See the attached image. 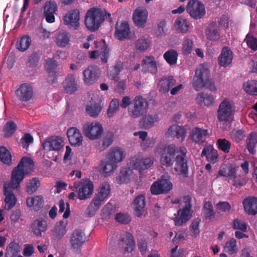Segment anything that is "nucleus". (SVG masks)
<instances>
[{
  "mask_svg": "<svg viewBox=\"0 0 257 257\" xmlns=\"http://www.w3.org/2000/svg\"><path fill=\"white\" fill-rule=\"evenodd\" d=\"M155 152L160 156V162L162 165L170 167L175 161L174 170L176 173L184 178L188 176L187 150L184 147H177L174 144L168 146L160 144L156 148Z\"/></svg>",
  "mask_w": 257,
  "mask_h": 257,
  "instance_id": "nucleus-1",
  "label": "nucleus"
},
{
  "mask_svg": "<svg viewBox=\"0 0 257 257\" xmlns=\"http://www.w3.org/2000/svg\"><path fill=\"white\" fill-rule=\"evenodd\" d=\"M105 19L112 22L110 14L105 10L93 7L87 11L85 17V24L91 32L97 30Z\"/></svg>",
  "mask_w": 257,
  "mask_h": 257,
  "instance_id": "nucleus-2",
  "label": "nucleus"
},
{
  "mask_svg": "<svg viewBox=\"0 0 257 257\" xmlns=\"http://www.w3.org/2000/svg\"><path fill=\"white\" fill-rule=\"evenodd\" d=\"M34 168V163L31 158L24 157L22 158L12 173V184L14 187H19L24 179L25 174L30 173Z\"/></svg>",
  "mask_w": 257,
  "mask_h": 257,
  "instance_id": "nucleus-3",
  "label": "nucleus"
},
{
  "mask_svg": "<svg viewBox=\"0 0 257 257\" xmlns=\"http://www.w3.org/2000/svg\"><path fill=\"white\" fill-rule=\"evenodd\" d=\"M184 206L177 211L178 216L173 218L176 226H181L185 224L192 217L191 198L187 195L183 197Z\"/></svg>",
  "mask_w": 257,
  "mask_h": 257,
  "instance_id": "nucleus-4",
  "label": "nucleus"
},
{
  "mask_svg": "<svg viewBox=\"0 0 257 257\" xmlns=\"http://www.w3.org/2000/svg\"><path fill=\"white\" fill-rule=\"evenodd\" d=\"M235 107L232 101L228 99H224L219 104L217 117L220 121L230 122L233 120Z\"/></svg>",
  "mask_w": 257,
  "mask_h": 257,
  "instance_id": "nucleus-5",
  "label": "nucleus"
},
{
  "mask_svg": "<svg viewBox=\"0 0 257 257\" xmlns=\"http://www.w3.org/2000/svg\"><path fill=\"white\" fill-rule=\"evenodd\" d=\"M133 106L128 109L131 117L138 118L145 114L148 109V102L142 96H136L132 101Z\"/></svg>",
  "mask_w": 257,
  "mask_h": 257,
  "instance_id": "nucleus-6",
  "label": "nucleus"
},
{
  "mask_svg": "<svg viewBox=\"0 0 257 257\" xmlns=\"http://www.w3.org/2000/svg\"><path fill=\"white\" fill-rule=\"evenodd\" d=\"M173 188L170 178L168 175H163L161 179L153 183L150 191L153 195H159L168 193Z\"/></svg>",
  "mask_w": 257,
  "mask_h": 257,
  "instance_id": "nucleus-7",
  "label": "nucleus"
},
{
  "mask_svg": "<svg viewBox=\"0 0 257 257\" xmlns=\"http://www.w3.org/2000/svg\"><path fill=\"white\" fill-rule=\"evenodd\" d=\"M84 135L91 140L100 139L103 133L102 125L99 122H88L83 126Z\"/></svg>",
  "mask_w": 257,
  "mask_h": 257,
  "instance_id": "nucleus-8",
  "label": "nucleus"
},
{
  "mask_svg": "<svg viewBox=\"0 0 257 257\" xmlns=\"http://www.w3.org/2000/svg\"><path fill=\"white\" fill-rule=\"evenodd\" d=\"M86 240L85 234L83 230L77 229L73 230L69 237V244L71 249L75 252L80 250Z\"/></svg>",
  "mask_w": 257,
  "mask_h": 257,
  "instance_id": "nucleus-9",
  "label": "nucleus"
},
{
  "mask_svg": "<svg viewBox=\"0 0 257 257\" xmlns=\"http://www.w3.org/2000/svg\"><path fill=\"white\" fill-rule=\"evenodd\" d=\"M186 11L193 19L202 18L205 14L204 5L197 0H190L186 7Z\"/></svg>",
  "mask_w": 257,
  "mask_h": 257,
  "instance_id": "nucleus-10",
  "label": "nucleus"
},
{
  "mask_svg": "<svg viewBox=\"0 0 257 257\" xmlns=\"http://www.w3.org/2000/svg\"><path fill=\"white\" fill-rule=\"evenodd\" d=\"M101 73L100 69L96 65H90L83 71V80L87 85L95 83L99 79Z\"/></svg>",
  "mask_w": 257,
  "mask_h": 257,
  "instance_id": "nucleus-11",
  "label": "nucleus"
},
{
  "mask_svg": "<svg viewBox=\"0 0 257 257\" xmlns=\"http://www.w3.org/2000/svg\"><path fill=\"white\" fill-rule=\"evenodd\" d=\"M76 188H78L77 192V197L80 200H85L91 197L93 191V183L88 179H82L81 184L76 186L74 184Z\"/></svg>",
  "mask_w": 257,
  "mask_h": 257,
  "instance_id": "nucleus-12",
  "label": "nucleus"
},
{
  "mask_svg": "<svg viewBox=\"0 0 257 257\" xmlns=\"http://www.w3.org/2000/svg\"><path fill=\"white\" fill-rule=\"evenodd\" d=\"M12 180L11 182H5L4 184V195L6 196L5 199V208L7 210H10L16 205L17 199L13 193V189L17 188L18 187H14L12 184Z\"/></svg>",
  "mask_w": 257,
  "mask_h": 257,
  "instance_id": "nucleus-13",
  "label": "nucleus"
},
{
  "mask_svg": "<svg viewBox=\"0 0 257 257\" xmlns=\"http://www.w3.org/2000/svg\"><path fill=\"white\" fill-rule=\"evenodd\" d=\"M64 24L69 29L77 30L79 28L80 12L74 9L68 12L63 17Z\"/></svg>",
  "mask_w": 257,
  "mask_h": 257,
  "instance_id": "nucleus-14",
  "label": "nucleus"
},
{
  "mask_svg": "<svg viewBox=\"0 0 257 257\" xmlns=\"http://www.w3.org/2000/svg\"><path fill=\"white\" fill-rule=\"evenodd\" d=\"M210 134L209 130L196 126L192 128L189 137L192 142L195 144H201L205 141L206 138Z\"/></svg>",
  "mask_w": 257,
  "mask_h": 257,
  "instance_id": "nucleus-15",
  "label": "nucleus"
},
{
  "mask_svg": "<svg viewBox=\"0 0 257 257\" xmlns=\"http://www.w3.org/2000/svg\"><path fill=\"white\" fill-rule=\"evenodd\" d=\"M64 145L63 139L58 136L49 138L42 143L43 149L48 151H59Z\"/></svg>",
  "mask_w": 257,
  "mask_h": 257,
  "instance_id": "nucleus-16",
  "label": "nucleus"
},
{
  "mask_svg": "<svg viewBox=\"0 0 257 257\" xmlns=\"http://www.w3.org/2000/svg\"><path fill=\"white\" fill-rule=\"evenodd\" d=\"M16 94L20 101H29L33 96V88L32 85L29 83H23L17 89Z\"/></svg>",
  "mask_w": 257,
  "mask_h": 257,
  "instance_id": "nucleus-17",
  "label": "nucleus"
},
{
  "mask_svg": "<svg viewBox=\"0 0 257 257\" xmlns=\"http://www.w3.org/2000/svg\"><path fill=\"white\" fill-rule=\"evenodd\" d=\"M118 244L124 252H131L135 244L133 235L129 232H125L121 236Z\"/></svg>",
  "mask_w": 257,
  "mask_h": 257,
  "instance_id": "nucleus-18",
  "label": "nucleus"
},
{
  "mask_svg": "<svg viewBox=\"0 0 257 257\" xmlns=\"http://www.w3.org/2000/svg\"><path fill=\"white\" fill-rule=\"evenodd\" d=\"M186 134V130L184 126L177 124L171 125L166 133L168 136L175 137L181 142L185 140Z\"/></svg>",
  "mask_w": 257,
  "mask_h": 257,
  "instance_id": "nucleus-19",
  "label": "nucleus"
},
{
  "mask_svg": "<svg viewBox=\"0 0 257 257\" xmlns=\"http://www.w3.org/2000/svg\"><path fill=\"white\" fill-rule=\"evenodd\" d=\"M146 200L144 195L140 194L135 197L132 203L135 216L141 217L143 215Z\"/></svg>",
  "mask_w": 257,
  "mask_h": 257,
  "instance_id": "nucleus-20",
  "label": "nucleus"
},
{
  "mask_svg": "<svg viewBox=\"0 0 257 257\" xmlns=\"http://www.w3.org/2000/svg\"><path fill=\"white\" fill-rule=\"evenodd\" d=\"M57 67V63L54 59L47 58L45 60V68L49 75L48 81L51 84L55 83L57 81V72L56 71Z\"/></svg>",
  "mask_w": 257,
  "mask_h": 257,
  "instance_id": "nucleus-21",
  "label": "nucleus"
},
{
  "mask_svg": "<svg viewBox=\"0 0 257 257\" xmlns=\"http://www.w3.org/2000/svg\"><path fill=\"white\" fill-rule=\"evenodd\" d=\"M148 15V11L146 9H136L133 14V21L136 26L138 27H144L147 23Z\"/></svg>",
  "mask_w": 257,
  "mask_h": 257,
  "instance_id": "nucleus-22",
  "label": "nucleus"
},
{
  "mask_svg": "<svg viewBox=\"0 0 257 257\" xmlns=\"http://www.w3.org/2000/svg\"><path fill=\"white\" fill-rule=\"evenodd\" d=\"M67 223L63 220L57 222L52 230V238L57 241L61 240L67 232Z\"/></svg>",
  "mask_w": 257,
  "mask_h": 257,
  "instance_id": "nucleus-23",
  "label": "nucleus"
},
{
  "mask_svg": "<svg viewBox=\"0 0 257 257\" xmlns=\"http://www.w3.org/2000/svg\"><path fill=\"white\" fill-rule=\"evenodd\" d=\"M205 35L210 41H218L220 38L219 24L216 22L210 23L205 31Z\"/></svg>",
  "mask_w": 257,
  "mask_h": 257,
  "instance_id": "nucleus-24",
  "label": "nucleus"
},
{
  "mask_svg": "<svg viewBox=\"0 0 257 257\" xmlns=\"http://www.w3.org/2000/svg\"><path fill=\"white\" fill-rule=\"evenodd\" d=\"M70 144L72 146H80L82 145L83 137L79 130L76 127H71L67 132Z\"/></svg>",
  "mask_w": 257,
  "mask_h": 257,
  "instance_id": "nucleus-25",
  "label": "nucleus"
},
{
  "mask_svg": "<svg viewBox=\"0 0 257 257\" xmlns=\"http://www.w3.org/2000/svg\"><path fill=\"white\" fill-rule=\"evenodd\" d=\"M130 29L127 22H122L120 25H116L115 36L119 40L130 39Z\"/></svg>",
  "mask_w": 257,
  "mask_h": 257,
  "instance_id": "nucleus-26",
  "label": "nucleus"
},
{
  "mask_svg": "<svg viewBox=\"0 0 257 257\" xmlns=\"http://www.w3.org/2000/svg\"><path fill=\"white\" fill-rule=\"evenodd\" d=\"M232 58V53L230 49L228 47H224L222 49L218 57V64L221 66L226 67L231 63Z\"/></svg>",
  "mask_w": 257,
  "mask_h": 257,
  "instance_id": "nucleus-27",
  "label": "nucleus"
},
{
  "mask_svg": "<svg viewBox=\"0 0 257 257\" xmlns=\"http://www.w3.org/2000/svg\"><path fill=\"white\" fill-rule=\"evenodd\" d=\"M62 85L65 92L67 93L72 94L78 90L77 84L73 74L67 76L62 83Z\"/></svg>",
  "mask_w": 257,
  "mask_h": 257,
  "instance_id": "nucleus-28",
  "label": "nucleus"
},
{
  "mask_svg": "<svg viewBox=\"0 0 257 257\" xmlns=\"http://www.w3.org/2000/svg\"><path fill=\"white\" fill-rule=\"evenodd\" d=\"M245 211L249 215H254L257 213V198H246L243 201Z\"/></svg>",
  "mask_w": 257,
  "mask_h": 257,
  "instance_id": "nucleus-29",
  "label": "nucleus"
},
{
  "mask_svg": "<svg viewBox=\"0 0 257 257\" xmlns=\"http://www.w3.org/2000/svg\"><path fill=\"white\" fill-rule=\"evenodd\" d=\"M201 156H205L207 160L212 164L216 163L219 160L217 151L211 145L207 146L204 148Z\"/></svg>",
  "mask_w": 257,
  "mask_h": 257,
  "instance_id": "nucleus-30",
  "label": "nucleus"
},
{
  "mask_svg": "<svg viewBox=\"0 0 257 257\" xmlns=\"http://www.w3.org/2000/svg\"><path fill=\"white\" fill-rule=\"evenodd\" d=\"M110 187L107 182L101 183L97 189V193L95 194L94 198L102 203L107 198L110 194Z\"/></svg>",
  "mask_w": 257,
  "mask_h": 257,
  "instance_id": "nucleus-31",
  "label": "nucleus"
},
{
  "mask_svg": "<svg viewBox=\"0 0 257 257\" xmlns=\"http://www.w3.org/2000/svg\"><path fill=\"white\" fill-rule=\"evenodd\" d=\"M104 46L101 48V50L99 52L98 50L92 51L90 53V57L91 59H97L100 57L101 62L104 64L107 62L109 57L110 50L107 46L105 45L104 41H102Z\"/></svg>",
  "mask_w": 257,
  "mask_h": 257,
  "instance_id": "nucleus-32",
  "label": "nucleus"
},
{
  "mask_svg": "<svg viewBox=\"0 0 257 257\" xmlns=\"http://www.w3.org/2000/svg\"><path fill=\"white\" fill-rule=\"evenodd\" d=\"M124 157L125 154L122 149L116 147L110 149L108 159L116 165L118 163L121 162Z\"/></svg>",
  "mask_w": 257,
  "mask_h": 257,
  "instance_id": "nucleus-33",
  "label": "nucleus"
},
{
  "mask_svg": "<svg viewBox=\"0 0 257 257\" xmlns=\"http://www.w3.org/2000/svg\"><path fill=\"white\" fill-rule=\"evenodd\" d=\"M33 232L37 236L41 237L42 232L47 229V223L46 220L42 218L36 219L32 224Z\"/></svg>",
  "mask_w": 257,
  "mask_h": 257,
  "instance_id": "nucleus-34",
  "label": "nucleus"
},
{
  "mask_svg": "<svg viewBox=\"0 0 257 257\" xmlns=\"http://www.w3.org/2000/svg\"><path fill=\"white\" fill-rule=\"evenodd\" d=\"M134 178L133 172L130 168H122L116 177L118 183H127Z\"/></svg>",
  "mask_w": 257,
  "mask_h": 257,
  "instance_id": "nucleus-35",
  "label": "nucleus"
},
{
  "mask_svg": "<svg viewBox=\"0 0 257 257\" xmlns=\"http://www.w3.org/2000/svg\"><path fill=\"white\" fill-rule=\"evenodd\" d=\"M175 84L176 80L173 76L164 77L159 82V91L163 93L167 92Z\"/></svg>",
  "mask_w": 257,
  "mask_h": 257,
  "instance_id": "nucleus-36",
  "label": "nucleus"
},
{
  "mask_svg": "<svg viewBox=\"0 0 257 257\" xmlns=\"http://www.w3.org/2000/svg\"><path fill=\"white\" fill-rule=\"evenodd\" d=\"M100 166L102 173L104 176L110 175L117 167V165L109 159L102 161Z\"/></svg>",
  "mask_w": 257,
  "mask_h": 257,
  "instance_id": "nucleus-37",
  "label": "nucleus"
},
{
  "mask_svg": "<svg viewBox=\"0 0 257 257\" xmlns=\"http://www.w3.org/2000/svg\"><path fill=\"white\" fill-rule=\"evenodd\" d=\"M142 66L143 68H148L152 74H156L157 72L156 62L153 56L145 57L142 61Z\"/></svg>",
  "mask_w": 257,
  "mask_h": 257,
  "instance_id": "nucleus-38",
  "label": "nucleus"
},
{
  "mask_svg": "<svg viewBox=\"0 0 257 257\" xmlns=\"http://www.w3.org/2000/svg\"><path fill=\"white\" fill-rule=\"evenodd\" d=\"M43 197L41 195H37L34 197H28L26 199V204L28 207H33L35 210H38L43 205Z\"/></svg>",
  "mask_w": 257,
  "mask_h": 257,
  "instance_id": "nucleus-39",
  "label": "nucleus"
},
{
  "mask_svg": "<svg viewBox=\"0 0 257 257\" xmlns=\"http://www.w3.org/2000/svg\"><path fill=\"white\" fill-rule=\"evenodd\" d=\"M174 27L177 31L186 33L189 30L190 24L187 19L180 17L175 20Z\"/></svg>",
  "mask_w": 257,
  "mask_h": 257,
  "instance_id": "nucleus-40",
  "label": "nucleus"
},
{
  "mask_svg": "<svg viewBox=\"0 0 257 257\" xmlns=\"http://www.w3.org/2000/svg\"><path fill=\"white\" fill-rule=\"evenodd\" d=\"M102 203L94 197L85 210V214L87 217L93 216L99 209Z\"/></svg>",
  "mask_w": 257,
  "mask_h": 257,
  "instance_id": "nucleus-41",
  "label": "nucleus"
},
{
  "mask_svg": "<svg viewBox=\"0 0 257 257\" xmlns=\"http://www.w3.org/2000/svg\"><path fill=\"white\" fill-rule=\"evenodd\" d=\"M70 35L69 33L64 32H60L56 35V43L61 47L67 46L70 41Z\"/></svg>",
  "mask_w": 257,
  "mask_h": 257,
  "instance_id": "nucleus-42",
  "label": "nucleus"
},
{
  "mask_svg": "<svg viewBox=\"0 0 257 257\" xmlns=\"http://www.w3.org/2000/svg\"><path fill=\"white\" fill-rule=\"evenodd\" d=\"M115 208L110 203H107L101 209V216L103 219L111 218L115 212Z\"/></svg>",
  "mask_w": 257,
  "mask_h": 257,
  "instance_id": "nucleus-43",
  "label": "nucleus"
},
{
  "mask_svg": "<svg viewBox=\"0 0 257 257\" xmlns=\"http://www.w3.org/2000/svg\"><path fill=\"white\" fill-rule=\"evenodd\" d=\"M151 42L150 39L142 36L135 42L136 48L140 51H145L150 47Z\"/></svg>",
  "mask_w": 257,
  "mask_h": 257,
  "instance_id": "nucleus-44",
  "label": "nucleus"
},
{
  "mask_svg": "<svg viewBox=\"0 0 257 257\" xmlns=\"http://www.w3.org/2000/svg\"><path fill=\"white\" fill-rule=\"evenodd\" d=\"M237 168L229 165L225 168H223L218 171L219 176L228 177L229 182L230 179L236 174Z\"/></svg>",
  "mask_w": 257,
  "mask_h": 257,
  "instance_id": "nucleus-45",
  "label": "nucleus"
},
{
  "mask_svg": "<svg viewBox=\"0 0 257 257\" xmlns=\"http://www.w3.org/2000/svg\"><path fill=\"white\" fill-rule=\"evenodd\" d=\"M114 134L111 131H107L105 133L102 140V145L99 148L100 151H103L110 146L113 142Z\"/></svg>",
  "mask_w": 257,
  "mask_h": 257,
  "instance_id": "nucleus-46",
  "label": "nucleus"
},
{
  "mask_svg": "<svg viewBox=\"0 0 257 257\" xmlns=\"http://www.w3.org/2000/svg\"><path fill=\"white\" fill-rule=\"evenodd\" d=\"M198 102L205 106H210L214 102V98L212 95L198 93L196 97Z\"/></svg>",
  "mask_w": 257,
  "mask_h": 257,
  "instance_id": "nucleus-47",
  "label": "nucleus"
},
{
  "mask_svg": "<svg viewBox=\"0 0 257 257\" xmlns=\"http://www.w3.org/2000/svg\"><path fill=\"white\" fill-rule=\"evenodd\" d=\"M244 91L250 95H257V81L250 80L243 84Z\"/></svg>",
  "mask_w": 257,
  "mask_h": 257,
  "instance_id": "nucleus-48",
  "label": "nucleus"
},
{
  "mask_svg": "<svg viewBox=\"0 0 257 257\" xmlns=\"http://www.w3.org/2000/svg\"><path fill=\"white\" fill-rule=\"evenodd\" d=\"M31 44V38L29 36H24L17 41L16 47L20 51L24 52L29 48Z\"/></svg>",
  "mask_w": 257,
  "mask_h": 257,
  "instance_id": "nucleus-49",
  "label": "nucleus"
},
{
  "mask_svg": "<svg viewBox=\"0 0 257 257\" xmlns=\"http://www.w3.org/2000/svg\"><path fill=\"white\" fill-rule=\"evenodd\" d=\"M165 60L170 65H175L178 58V53L175 50L170 49L163 56Z\"/></svg>",
  "mask_w": 257,
  "mask_h": 257,
  "instance_id": "nucleus-50",
  "label": "nucleus"
},
{
  "mask_svg": "<svg viewBox=\"0 0 257 257\" xmlns=\"http://www.w3.org/2000/svg\"><path fill=\"white\" fill-rule=\"evenodd\" d=\"M256 144L257 135L255 133H250L246 139V148L250 153H255L254 147Z\"/></svg>",
  "mask_w": 257,
  "mask_h": 257,
  "instance_id": "nucleus-51",
  "label": "nucleus"
},
{
  "mask_svg": "<svg viewBox=\"0 0 257 257\" xmlns=\"http://www.w3.org/2000/svg\"><path fill=\"white\" fill-rule=\"evenodd\" d=\"M195 74L198 75V77L202 78L205 80L207 79L210 74L208 64L206 63L200 64L195 71Z\"/></svg>",
  "mask_w": 257,
  "mask_h": 257,
  "instance_id": "nucleus-52",
  "label": "nucleus"
},
{
  "mask_svg": "<svg viewBox=\"0 0 257 257\" xmlns=\"http://www.w3.org/2000/svg\"><path fill=\"white\" fill-rule=\"evenodd\" d=\"M193 41L191 37H185L184 39L182 48V53L184 55L190 54L193 50Z\"/></svg>",
  "mask_w": 257,
  "mask_h": 257,
  "instance_id": "nucleus-53",
  "label": "nucleus"
},
{
  "mask_svg": "<svg viewBox=\"0 0 257 257\" xmlns=\"http://www.w3.org/2000/svg\"><path fill=\"white\" fill-rule=\"evenodd\" d=\"M40 186V182L38 178L34 177L29 180L27 184V192L29 194L35 192Z\"/></svg>",
  "mask_w": 257,
  "mask_h": 257,
  "instance_id": "nucleus-54",
  "label": "nucleus"
},
{
  "mask_svg": "<svg viewBox=\"0 0 257 257\" xmlns=\"http://www.w3.org/2000/svg\"><path fill=\"white\" fill-rule=\"evenodd\" d=\"M101 110V107L98 103L87 105L86 106L87 113L92 117H96L98 116Z\"/></svg>",
  "mask_w": 257,
  "mask_h": 257,
  "instance_id": "nucleus-55",
  "label": "nucleus"
},
{
  "mask_svg": "<svg viewBox=\"0 0 257 257\" xmlns=\"http://www.w3.org/2000/svg\"><path fill=\"white\" fill-rule=\"evenodd\" d=\"M158 116L150 114L146 115L142 119L141 123L145 129L150 128L152 127L154 122L157 121Z\"/></svg>",
  "mask_w": 257,
  "mask_h": 257,
  "instance_id": "nucleus-56",
  "label": "nucleus"
},
{
  "mask_svg": "<svg viewBox=\"0 0 257 257\" xmlns=\"http://www.w3.org/2000/svg\"><path fill=\"white\" fill-rule=\"evenodd\" d=\"M0 160L3 163L10 165L12 162V156L10 152L5 147H0Z\"/></svg>",
  "mask_w": 257,
  "mask_h": 257,
  "instance_id": "nucleus-57",
  "label": "nucleus"
},
{
  "mask_svg": "<svg viewBox=\"0 0 257 257\" xmlns=\"http://www.w3.org/2000/svg\"><path fill=\"white\" fill-rule=\"evenodd\" d=\"M20 251V246L18 243L11 242L7 247L5 256L11 257L12 255H18Z\"/></svg>",
  "mask_w": 257,
  "mask_h": 257,
  "instance_id": "nucleus-58",
  "label": "nucleus"
},
{
  "mask_svg": "<svg viewBox=\"0 0 257 257\" xmlns=\"http://www.w3.org/2000/svg\"><path fill=\"white\" fill-rule=\"evenodd\" d=\"M224 250L230 254H233L237 251V247L236 240L231 238L225 243Z\"/></svg>",
  "mask_w": 257,
  "mask_h": 257,
  "instance_id": "nucleus-59",
  "label": "nucleus"
},
{
  "mask_svg": "<svg viewBox=\"0 0 257 257\" xmlns=\"http://www.w3.org/2000/svg\"><path fill=\"white\" fill-rule=\"evenodd\" d=\"M218 148L224 153H228L231 147V143L225 139H219L217 141Z\"/></svg>",
  "mask_w": 257,
  "mask_h": 257,
  "instance_id": "nucleus-60",
  "label": "nucleus"
},
{
  "mask_svg": "<svg viewBox=\"0 0 257 257\" xmlns=\"http://www.w3.org/2000/svg\"><path fill=\"white\" fill-rule=\"evenodd\" d=\"M204 214L205 218L210 219L215 216L212 205L210 201L206 202L203 207Z\"/></svg>",
  "mask_w": 257,
  "mask_h": 257,
  "instance_id": "nucleus-61",
  "label": "nucleus"
},
{
  "mask_svg": "<svg viewBox=\"0 0 257 257\" xmlns=\"http://www.w3.org/2000/svg\"><path fill=\"white\" fill-rule=\"evenodd\" d=\"M16 128L17 125L14 122H7L4 127L5 136L7 137L11 136L15 132Z\"/></svg>",
  "mask_w": 257,
  "mask_h": 257,
  "instance_id": "nucleus-62",
  "label": "nucleus"
},
{
  "mask_svg": "<svg viewBox=\"0 0 257 257\" xmlns=\"http://www.w3.org/2000/svg\"><path fill=\"white\" fill-rule=\"evenodd\" d=\"M247 46L252 50L255 51L257 50V39L247 34L244 39Z\"/></svg>",
  "mask_w": 257,
  "mask_h": 257,
  "instance_id": "nucleus-63",
  "label": "nucleus"
},
{
  "mask_svg": "<svg viewBox=\"0 0 257 257\" xmlns=\"http://www.w3.org/2000/svg\"><path fill=\"white\" fill-rule=\"evenodd\" d=\"M230 137L234 142L238 143L244 139L245 135L241 130H233L230 133Z\"/></svg>",
  "mask_w": 257,
  "mask_h": 257,
  "instance_id": "nucleus-64",
  "label": "nucleus"
}]
</instances>
